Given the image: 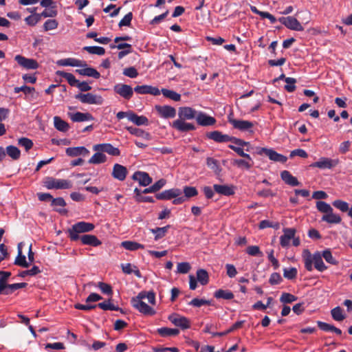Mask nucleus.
<instances>
[{
	"mask_svg": "<svg viewBox=\"0 0 352 352\" xmlns=\"http://www.w3.org/2000/svg\"><path fill=\"white\" fill-rule=\"evenodd\" d=\"M94 228L95 226L91 223L80 221L74 224L68 229V236L71 241H75L80 239L84 245L97 247L101 245L102 243L95 235L84 234L81 236H80V234L92 231Z\"/></svg>",
	"mask_w": 352,
	"mask_h": 352,
	"instance_id": "1",
	"label": "nucleus"
},
{
	"mask_svg": "<svg viewBox=\"0 0 352 352\" xmlns=\"http://www.w3.org/2000/svg\"><path fill=\"white\" fill-rule=\"evenodd\" d=\"M316 208L319 212L324 214L322 217V221L331 224H338L342 221L340 216L333 212V209L329 204L318 201L316 202Z\"/></svg>",
	"mask_w": 352,
	"mask_h": 352,
	"instance_id": "2",
	"label": "nucleus"
},
{
	"mask_svg": "<svg viewBox=\"0 0 352 352\" xmlns=\"http://www.w3.org/2000/svg\"><path fill=\"white\" fill-rule=\"evenodd\" d=\"M144 295L142 294H138V295L133 298L131 299L132 306L138 310L140 313L147 315V316H153L155 314L156 311L153 308L148 306L144 301Z\"/></svg>",
	"mask_w": 352,
	"mask_h": 352,
	"instance_id": "3",
	"label": "nucleus"
},
{
	"mask_svg": "<svg viewBox=\"0 0 352 352\" xmlns=\"http://www.w3.org/2000/svg\"><path fill=\"white\" fill-rule=\"evenodd\" d=\"M44 186L47 189H69L72 186V182L69 180L54 177H47Z\"/></svg>",
	"mask_w": 352,
	"mask_h": 352,
	"instance_id": "4",
	"label": "nucleus"
},
{
	"mask_svg": "<svg viewBox=\"0 0 352 352\" xmlns=\"http://www.w3.org/2000/svg\"><path fill=\"white\" fill-rule=\"evenodd\" d=\"M75 98L80 100L82 103L89 104L101 105L104 102V99L100 95L92 93H80L76 95Z\"/></svg>",
	"mask_w": 352,
	"mask_h": 352,
	"instance_id": "5",
	"label": "nucleus"
},
{
	"mask_svg": "<svg viewBox=\"0 0 352 352\" xmlns=\"http://www.w3.org/2000/svg\"><path fill=\"white\" fill-rule=\"evenodd\" d=\"M278 21L280 23L291 30L298 32L304 30V27L301 23L294 16H282L278 19Z\"/></svg>",
	"mask_w": 352,
	"mask_h": 352,
	"instance_id": "6",
	"label": "nucleus"
},
{
	"mask_svg": "<svg viewBox=\"0 0 352 352\" xmlns=\"http://www.w3.org/2000/svg\"><path fill=\"white\" fill-rule=\"evenodd\" d=\"M257 153L259 155L265 154L271 160L285 163L287 160V157L283 155L279 154L273 149L261 148H258Z\"/></svg>",
	"mask_w": 352,
	"mask_h": 352,
	"instance_id": "7",
	"label": "nucleus"
},
{
	"mask_svg": "<svg viewBox=\"0 0 352 352\" xmlns=\"http://www.w3.org/2000/svg\"><path fill=\"white\" fill-rule=\"evenodd\" d=\"M14 60L22 67L26 69H36L39 65L37 61L32 58H28L22 55H16Z\"/></svg>",
	"mask_w": 352,
	"mask_h": 352,
	"instance_id": "8",
	"label": "nucleus"
},
{
	"mask_svg": "<svg viewBox=\"0 0 352 352\" xmlns=\"http://www.w3.org/2000/svg\"><path fill=\"white\" fill-rule=\"evenodd\" d=\"M229 122L234 129H239L241 131H249L250 133H253L252 129L254 124L253 122L250 121L236 119H229Z\"/></svg>",
	"mask_w": 352,
	"mask_h": 352,
	"instance_id": "9",
	"label": "nucleus"
},
{
	"mask_svg": "<svg viewBox=\"0 0 352 352\" xmlns=\"http://www.w3.org/2000/svg\"><path fill=\"white\" fill-rule=\"evenodd\" d=\"M113 91L126 100L132 98L133 90L130 85L125 84H117L113 87Z\"/></svg>",
	"mask_w": 352,
	"mask_h": 352,
	"instance_id": "10",
	"label": "nucleus"
},
{
	"mask_svg": "<svg viewBox=\"0 0 352 352\" xmlns=\"http://www.w3.org/2000/svg\"><path fill=\"white\" fill-rule=\"evenodd\" d=\"M168 318L174 325L180 327L182 329H187L190 327V320L184 316L172 314Z\"/></svg>",
	"mask_w": 352,
	"mask_h": 352,
	"instance_id": "11",
	"label": "nucleus"
},
{
	"mask_svg": "<svg viewBox=\"0 0 352 352\" xmlns=\"http://www.w3.org/2000/svg\"><path fill=\"white\" fill-rule=\"evenodd\" d=\"M338 160H332L328 157H321L318 161L311 164V167H316L320 169H330L338 164Z\"/></svg>",
	"mask_w": 352,
	"mask_h": 352,
	"instance_id": "12",
	"label": "nucleus"
},
{
	"mask_svg": "<svg viewBox=\"0 0 352 352\" xmlns=\"http://www.w3.org/2000/svg\"><path fill=\"white\" fill-rule=\"evenodd\" d=\"M95 151H102L113 156H119L120 151L118 148L114 147L111 144H98L94 146Z\"/></svg>",
	"mask_w": 352,
	"mask_h": 352,
	"instance_id": "13",
	"label": "nucleus"
},
{
	"mask_svg": "<svg viewBox=\"0 0 352 352\" xmlns=\"http://www.w3.org/2000/svg\"><path fill=\"white\" fill-rule=\"evenodd\" d=\"M155 109L158 114L163 118H173L176 116V110L174 107L168 105H156Z\"/></svg>",
	"mask_w": 352,
	"mask_h": 352,
	"instance_id": "14",
	"label": "nucleus"
},
{
	"mask_svg": "<svg viewBox=\"0 0 352 352\" xmlns=\"http://www.w3.org/2000/svg\"><path fill=\"white\" fill-rule=\"evenodd\" d=\"M172 127L181 132H187L195 129V126L191 124L185 122V120L179 118L172 123Z\"/></svg>",
	"mask_w": 352,
	"mask_h": 352,
	"instance_id": "15",
	"label": "nucleus"
},
{
	"mask_svg": "<svg viewBox=\"0 0 352 352\" xmlns=\"http://www.w3.org/2000/svg\"><path fill=\"white\" fill-rule=\"evenodd\" d=\"M132 179L138 181L142 186H147L152 183V178L146 172L136 171L133 173Z\"/></svg>",
	"mask_w": 352,
	"mask_h": 352,
	"instance_id": "16",
	"label": "nucleus"
},
{
	"mask_svg": "<svg viewBox=\"0 0 352 352\" xmlns=\"http://www.w3.org/2000/svg\"><path fill=\"white\" fill-rule=\"evenodd\" d=\"M182 191L179 188H171L156 195V198L160 200H169L180 196Z\"/></svg>",
	"mask_w": 352,
	"mask_h": 352,
	"instance_id": "17",
	"label": "nucleus"
},
{
	"mask_svg": "<svg viewBox=\"0 0 352 352\" xmlns=\"http://www.w3.org/2000/svg\"><path fill=\"white\" fill-rule=\"evenodd\" d=\"M296 230L294 228L283 229V234L280 237V243L282 247L286 248L289 245L290 241L295 236Z\"/></svg>",
	"mask_w": 352,
	"mask_h": 352,
	"instance_id": "18",
	"label": "nucleus"
},
{
	"mask_svg": "<svg viewBox=\"0 0 352 352\" xmlns=\"http://www.w3.org/2000/svg\"><path fill=\"white\" fill-rule=\"evenodd\" d=\"M134 91L138 94H151L153 96H158L160 94V91L157 87H152L151 85H140L136 86L134 88Z\"/></svg>",
	"mask_w": 352,
	"mask_h": 352,
	"instance_id": "19",
	"label": "nucleus"
},
{
	"mask_svg": "<svg viewBox=\"0 0 352 352\" xmlns=\"http://www.w3.org/2000/svg\"><path fill=\"white\" fill-rule=\"evenodd\" d=\"M127 173L128 171L125 166L119 164H114L112 171V176L113 178L119 181H124Z\"/></svg>",
	"mask_w": 352,
	"mask_h": 352,
	"instance_id": "20",
	"label": "nucleus"
},
{
	"mask_svg": "<svg viewBox=\"0 0 352 352\" xmlns=\"http://www.w3.org/2000/svg\"><path fill=\"white\" fill-rule=\"evenodd\" d=\"M197 123L201 126H212L216 123V119L203 112H199L196 116Z\"/></svg>",
	"mask_w": 352,
	"mask_h": 352,
	"instance_id": "21",
	"label": "nucleus"
},
{
	"mask_svg": "<svg viewBox=\"0 0 352 352\" xmlns=\"http://www.w3.org/2000/svg\"><path fill=\"white\" fill-rule=\"evenodd\" d=\"M57 64L60 66H71V67H85L87 66L85 61L76 59L74 58H67L58 60Z\"/></svg>",
	"mask_w": 352,
	"mask_h": 352,
	"instance_id": "22",
	"label": "nucleus"
},
{
	"mask_svg": "<svg viewBox=\"0 0 352 352\" xmlns=\"http://www.w3.org/2000/svg\"><path fill=\"white\" fill-rule=\"evenodd\" d=\"M65 152L66 154L70 157H77L80 155L85 157L89 154V151L85 146L69 147L66 149Z\"/></svg>",
	"mask_w": 352,
	"mask_h": 352,
	"instance_id": "23",
	"label": "nucleus"
},
{
	"mask_svg": "<svg viewBox=\"0 0 352 352\" xmlns=\"http://www.w3.org/2000/svg\"><path fill=\"white\" fill-rule=\"evenodd\" d=\"M197 115V111L188 107H180L178 111L179 118L184 120H192L196 118Z\"/></svg>",
	"mask_w": 352,
	"mask_h": 352,
	"instance_id": "24",
	"label": "nucleus"
},
{
	"mask_svg": "<svg viewBox=\"0 0 352 352\" xmlns=\"http://www.w3.org/2000/svg\"><path fill=\"white\" fill-rule=\"evenodd\" d=\"M206 137L217 142H228L230 141V135L223 134L219 131L209 132L206 134Z\"/></svg>",
	"mask_w": 352,
	"mask_h": 352,
	"instance_id": "25",
	"label": "nucleus"
},
{
	"mask_svg": "<svg viewBox=\"0 0 352 352\" xmlns=\"http://www.w3.org/2000/svg\"><path fill=\"white\" fill-rule=\"evenodd\" d=\"M20 91H23L25 95H27L28 100H29L36 99L38 96V93L35 91V89L34 87H30L25 85L22 87H16L14 88L15 93H19Z\"/></svg>",
	"mask_w": 352,
	"mask_h": 352,
	"instance_id": "26",
	"label": "nucleus"
},
{
	"mask_svg": "<svg viewBox=\"0 0 352 352\" xmlns=\"http://www.w3.org/2000/svg\"><path fill=\"white\" fill-rule=\"evenodd\" d=\"M213 188L219 195L230 196L234 194V189L232 186L214 184Z\"/></svg>",
	"mask_w": 352,
	"mask_h": 352,
	"instance_id": "27",
	"label": "nucleus"
},
{
	"mask_svg": "<svg viewBox=\"0 0 352 352\" xmlns=\"http://www.w3.org/2000/svg\"><path fill=\"white\" fill-rule=\"evenodd\" d=\"M82 69H78L76 70V72L79 74L80 75L93 77L96 79H98L100 77V73L94 68L88 67L87 66L82 67Z\"/></svg>",
	"mask_w": 352,
	"mask_h": 352,
	"instance_id": "28",
	"label": "nucleus"
},
{
	"mask_svg": "<svg viewBox=\"0 0 352 352\" xmlns=\"http://www.w3.org/2000/svg\"><path fill=\"white\" fill-rule=\"evenodd\" d=\"M281 179L288 185L296 186L299 182L296 177H294L288 170H283L280 173Z\"/></svg>",
	"mask_w": 352,
	"mask_h": 352,
	"instance_id": "29",
	"label": "nucleus"
},
{
	"mask_svg": "<svg viewBox=\"0 0 352 352\" xmlns=\"http://www.w3.org/2000/svg\"><path fill=\"white\" fill-rule=\"evenodd\" d=\"M69 117L73 122H84L94 120L92 115L89 113L76 112L70 113Z\"/></svg>",
	"mask_w": 352,
	"mask_h": 352,
	"instance_id": "30",
	"label": "nucleus"
},
{
	"mask_svg": "<svg viewBox=\"0 0 352 352\" xmlns=\"http://www.w3.org/2000/svg\"><path fill=\"white\" fill-rule=\"evenodd\" d=\"M129 120L138 126L148 125V120L146 116H138L133 111H131V113H129Z\"/></svg>",
	"mask_w": 352,
	"mask_h": 352,
	"instance_id": "31",
	"label": "nucleus"
},
{
	"mask_svg": "<svg viewBox=\"0 0 352 352\" xmlns=\"http://www.w3.org/2000/svg\"><path fill=\"white\" fill-rule=\"evenodd\" d=\"M302 258L306 270L309 272H311L313 270L312 264L314 263V254L312 255L308 250H304L302 252Z\"/></svg>",
	"mask_w": 352,
	"mask_h": 352,
	"instance_id": "32",
	"label": "nucleus"
},
{
	"mask_svg": "<svg viewBox=\"0 0 352 352\" xmlns=\"http://www.w3.org/2000/svg\"><path fill=\"white\" fill-rule=\"evenodd\" d=\"M21 245V243L18 245V255L15 258L14 265L27 268L30 266V263L27 262L25 256L22 254Z\"/></svg>",
	"mask_w": 352,
	"mask_h": 352,
	"instance_id": "33",
	"label": "nucleus"
},
{
	"mask_svg": "<svg viewBox=\"0 0 352 352\" xmlns=\"http://www.w3.org/2000/svg\"><path fill=\"white\" fill-rule=\"evenodd\" d=\"M322 254L319 252L314 254V267L320 272H323L327 268L322 261Z\"/></svg>",
	"mask_w": 352,
	"mask_h": 352,
	"instance_id": "34",
	"label": "nucleus"
},
{
	"mask_svg": "<svg viewBox=\"0 0 352 352\" xmlns=\"http://www.w3.org/2000/svg\"><path fill=\"white\" fill-rule=\"evenodd\" d=\"M121 267L124 273L126 274H131V273H134L135 275L140 278L142 276L140 270L135 265H131V263H125L121 264Z\"/></svg>",
	"mask_w": 352,
	"mask_h": 352,
	"instance_id": "35",
	"label": "nucleus"
},
{
	"mask_svg": "<svg viewBox=\"0 0 352 352\" xmlns=\"http://www.w3.org/2000/svg\"><path fill=\"white\" fill-rule=\"evenodd\" d=\"M28 285L26 283H14L6 285V289L1 294L8 295L12 294L15 290L22 289Z\"/></svg>",
	"mask_w": 352,
	"mask_h": 352,
	"instance_id": "36",
	"label": "nucleus"
},
{
	"mask_svg": "<svg viewBox=\"0 0 352 352\" xmlns=\"http://www.w3.org/2000/svg\"><path fill=\"white\" fill-rule=\"evenodd\" d=\"M54 124L55 128L62 132H66L69 128V124L58 116L54 118Z\"/></svg>",
	"mask_w": 352,
	"mask_h": 352,
	"instance_id": "37",
	"label": "nucleus"
},
{
	"mask_svg": "<svg viewBox=\"0 0 352 352\" xmlns=\"http://www.w3.org/2000/svg\"><path fill=\"white\" fill-rule=\"evenodd\" d=\"M56 74L57 76L65 78L71 86L76 87L78 80L76 79L72 74L64 71H57Z\"/></svg>",
	"mask_w": 352,
	"mask_h": 352,
	"instance_id": "38",
	"label": "nucleus"
},
{
	"mask_svg": "<svg viewBox=\"0 0 352 352\" xmlns=\"http://www.w3.org/2000/svg\"><path fill=\"white\" fill-rule=\"evenodd\" d=\"M107 161V157L102 153V151H96V153L89 160L88 162L92 164H98Z\"/></svg>",
	"mask_w": 352,
	"mask_h": 352,
	"instance_id": "39",
	"label": "nucleus"
},
{
	"mask_svg": "<svg viewBox=\"0 0 352 352\" xmlns=\"http://www.w3.org/2000/svg\"><path fill=\"white\" fill-rule=\"evenodd\" d=\"M121 246L123 247L124 249L134 251L137 250L138 249H144V245L142 244H140L139 243L135 242V241H125L122 242Z\"/></svg>",
	"mask_w": 352,
	"mask_h": 352,
	"instance_id": "40",
	"label": "nucleus"
},
{
	"mask_svg": "<svg viewBox=\"0 0 352 352\" xmlns=\"http://www.w3.org/2000/svg\"><path fill=\"white\" fill-rule=\"evenodd\" d=\"M170 226H166L162 228H152L150 229V231L155 234V240L158 241L159 239L165 236Z\"/></svg>",
	"mask_w": 352,
	"mask_h": 352,
	"instance_id": "41",
	"label": "nucleus"
},
{
	"mask_svg": "<svg viewBox=\"0 0 352 352\" xmlns=\"http://www.w3.org/2000/svg\"><path fill=\"white\" fill-rule=\"evenodd\" d=\"M197 280L202 285H206L209 282V275L206 270L199 269L197 271Z\"/></svg>",
	"mask_w": 352,
	"mask_h": 352,
	"instance_id": "42",
	"label": "nucleus"
},
{
	"mask_svg": "<svg viewBox=\"0 0 352 352\" xmlns=\"http://www.w3.org/2000/svg\"><path fill=\"white\" fill-rule=\"evenodd\" d=\"M157 332L162 337L177 336L179 333V331L177 329H170L168 327L159 328L157 329Z\"/></svg>",
	"mask_w": 352,
	"mask_h": 352,
	"instance_id": "43",
	"label": "nucleus"
},
{
	"mask_svg": "<svg viewBox=\"0 0 352 352\" xmlns=\"http://www.w3.org/2000/svg\"><path fill=\"white\" fill-rule=\"evenodd\" d=\"M6 154L13 160H17L21 156V151L17 147L10 145L6 147Z\"/></svg>",
	"mask_w": 352,
	"mask_h": 352,
	"instance_id": "44",
	"label": "nucleus"
},
{
	"mask_svg": "<svg viewBox=\"0 0 352 352\" xmlns=\"http://www.w3.org/2000/svg\"><path fill=\"white\" fill-rule=\"evenodd\" d=\"M214 296L216 298H223L226 300H230L234 298V294L232 292L223 289L217 290Z\"/></svg>",
	"mask_w": 352,
	"mask_h": 352,
	"instance_id": "45",
	"label": "nucleus"
},
{
	"mask_svg": "<svg viewBox=\"0 0 352 352\" xmlns=\"http://www.w3.org/2000/svg\"><path fill=\"white\" fill-rule=\"evenodd\" d=\"M160 92L162 93L164 97L170 98L174 101L177 102L179 101L181 99L180 94H177V92L173 90L162 89Z\"/></svg>",
	"mask_w": 352,
	"mask_h": 352,
	"instance_id": "46",
	"label": "nucleus"
},
{
	"mask_svg": "<svg viewBox=\"0 0 352 352\" xmlns=\"http://www.w3.org/2000/svg\"><path fill=\"white\" fill-rule=\"evenodd\" d=\"M83 50L91 54H97L99 56H102L105 53L104 48L99 46H86L83 47Z\"/></svg>",
	"mask_w": 352,
	"mask_h": 352,
	"instance_id": "47",
	"label": "nucleus"
},
{
	"mask_svg": "<svg viewBox=\"0 0 352 352\" xmlns=\"http://www.w3.org/2000/svg\"><path fill=\"white\" fill-rule=\"evenodd\" d=\"M332 205L342 212H346L349 209V205L347 202L341 199H336L333 201Z\"/></svg>",
	"mask_w": 352,
	"mask_h": 352,
	"instance_id": "48",
	"label": "nucleus"
},
{
	"mask_svg": "<svg viewBox=\"0 0 352 352\" xmlns=\"http://www.w3.org/2000/svg\"><path fill=\"white\" fill-rule=\"evenodd\" d=\"M332 318L336 321H342L345 318L342 309L340 307H336L331 311Z\"/></svg>",
	"mask_w": 352,
	"mask_h": 352,
	"instance_id": "49",
	"label": "nucleus"
},
{
	"mask_svg": "<svg viewBox=\"0 0 352 352\" xmlns=\"http://www.w3.org/2000/svg\"><path fill=\"white\" fill-rule=\"evenodd\" d=\"M206 164L216 173H219L221 171V168L219 165L218 161L214 158L208 157L206 160Z\"/></svg>",
	"mask_w": 352,
	"mask_h": 352,
	"instance_id": "50",
	"label": "nucleus"
},
{
	"mask_svg": "<svg viewBox=\"0 0 352 352\" xmlns=\"http://www.w3.org/2000/svg\"><path fill=\"white\" fill-rule=\"evenodd\" d=\"M233 164L235 166H237L238 167H240V168L243 167V168H245L246 169H250L253 165V162H252V160L249 161L247 159L246 160L236 159V160H234Z\"/></svg>",
	"mask_w": 352,
	"mask_h": 352,
	"instance_id": "51",
	"label": "nucleus"
},
{
	"mask_svg": "<svg viewBox=\"0 0 352 352\" xmlns=\"http://www.w3.org/2000/svg\"><path fill=\"white\" fill-rule=\"evenodd\" d=\"M96 305H97V307L102 309V310L118 311L120 309V308L118 307L115 306L114 305L111 304V300H108L104 301L102 302H100Z\"/></svg>",
	"mask_w": 352,
	"mask_h": 352,
	"instance_id": "52",
	"label": "nucleus"
},
{
	"mask_svg": "<svg viewBox=\"0 0 352 352\" xmlns=\"http://www.w3.org/2000/svg\"><path fill=\"white\" fill-rule=\"evenodd\" d=\"M298 298L289 293L284 292L280 297V301L283 304L292 303L297 300Z\"/></svg>",
	"mask_w": 352,
	"mask_h": 352,
	"instance_id": "53",
	"label": "nucleus"
},
{
	"mask_svg": "<svg viewBox=\"0 0 352 352\" xmlns=\"http://www.w3.org/2000/svg\"><path fill=\"white\" fill-rule=\"evenodd\" d=\"M191 269V266L188 262L178 263L177 265V273L187 274Z\"/></svg>",
	"mask_w": 352,
	"mask_h": 352,
	"instance_id": "54",
	"label": "nucleus"
},
{
	"mask_svg": "<svg viewBox=\"0 0 352 352\" xmlns=\"http://www.w3.org/2000/svg\"><path fill=\"white\" fill-rule=\"evenodd\" d=\"M297 270L295 267L285 268L283 270V276L289 280L294 279L297 276Z\"/></svg>",
	"mask_w": 352,
	"mask_h": 352,
	"instance_id": "55",
	"label": "nucleus"
},
{
	"mask_svg": "<svg viewBox=\"0 0 352 352\" xmlns=\"http://www.w3.org/2000/svg\"><path fill=\"white\" fill-rule=\"evenodd\" d=\"M188 305L195 307H200L203 305H210L211 302L210 300H205V299H199V298H193Z\"/></svg>",
	"mask_w": 352,
	"mask_h": 352,
	"instance_id": "56",
	"label": "nucleus"
},
{
	"mask_svg": "<svg viewBox=\"0 0 352 352\" xmlns=\"http://www.w3.org/2000/svg\"><path fill=\"white\" fill-rule=\"evenodd\" d=\"M58 23L56 19H48L43 24V29L45 31H50L55 30L58 28Z\"/></svg>",
	"mask_w": 352,
	"mask_h": 352,
	"instance_id": "57",
	"label": "nucleus"
},
{
	"mask_svg": "<svg viewBox=\"0 0 352 352\" xmlns=\"http://www.w3.org/2000/svg\"><path fill=\"white\" fill-rule=\"evenodd\" d=\"M18 144L24 147L26 151H28L33 146L32 141L27 138H19L18 140Z\"/></svg>",
	"mask_w": 352,
	"mask_h": 352,
	"instance_id": "58",
	"label": "nucleus"
},
{
	"mask_svg": "<svg viewBox=\"0 0 352 352\" xmlns=\"http://www.w3.org/2000/svg\"><path fill=\"white\" fill-rule=\"evenodd\" d=\"M324 260L332 265H337L338 261L336 259L332 256V254L329 250H325L321 254Z\"/></svg>",
	"mask_w": 352,
	"mask_h": 352,
	"instance_id": "59",
	"label": "nucleus"
},
{
	"mask_svg": "<svg viewBox=\"0 0 352 352\" xmlns=\"http://www.w3.org/2000/svg\"><path fill=\"white\" fill-rule=\"evenodd\" d=\"M228 147L235 151L239 156L245 157L249 161H252V158L249 154L244 153L243 149L241 147L234 146L233 144H230Z\"/></svg>",
	"mask_w": 352,
	"mask_h": 352,
	"instance_id": "60",
	"label": "nucleus"
},
{
	"mask_svg": "<svg viewBox=\"0 0 352 352\" xmlns=\"http://www.w3.org/2000/svg\"><path fill=\"white\" fill-rule=\"evenodd\" d=\"M285 82H287V85L285 86V89L287 90L288 92H293L296 89V80L294 78L287 77L285 78Z\"/></svg>",
	"mask_w": 352,
	"mask_h": 352,
	"instance_id": "61",
	"label": "nucleus"
},
{
	"mask_svg": "<svg viewBox=\"0 0 352 352\" xmlns=\"http://www.w3.org/2000/svg\"><path fill=\"white\" fill-rule=\"evenodd\" d=\"M246 252L249 255L253 256H263L262 252H261L259 247L257 245L248 246L246 249Z\"/></svg>",
	"mask_w": 352,
	"mask_h": 352,
	"instance_id": "62",
	"label": "nucleus"
},
{
	"mask_svg": "<svg viewBox=\"0 0 352 352\" xmlns=\"http://www.w3.org/2000/svg\"><path fill=\"white\" fill-rule=\"evenodd\" d=\"M184 193L185 195V198L186 199L197 196L198 194V191L195 187L185 186L184 188Z\"/></svg>",
	"mask_w": 352,
	"mask_h": 352,
	"instance_id": "63",
	"label": "nucleus"
},
{
	"mask_svg": "<svg viewBox=\"0 0 352 352\" xmlns=\"http://www.w3.org/2000/svg\"><path fill=\"white\" fill-rule=\"evenodd\" d=\"M41 20V15L34 14L27 16L25 19L26 23L31 26H34Z\"/></svg>",
	"mask_w": 352,
	"mask_h": 352,
	"instance_id": "64",
	"label": "nucleus"
}]
</instances>
